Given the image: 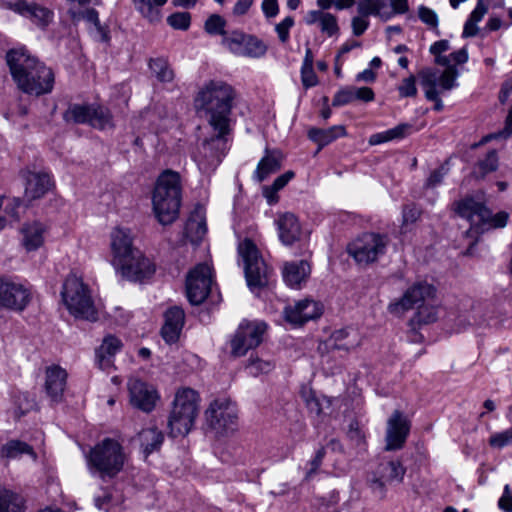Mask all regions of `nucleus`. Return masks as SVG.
<instances>
[{
  "mask_svg": "<svg viewBox=\"0 0 512 512\" xmlns=\"http://www.w3.org/2000/svg\"><path fill=\"white\" fill-rule=\"evenodd\" d=\"M69 14L74 22L85 19L86 21L92 23L98 31H102L98 12L95 9H87L83 12L69 11Z\"/></svg>",
  "mask_w": 512,
  "mask_h": 512,
  "instance_id": "obj_51",
  "label": "nucleus"
},
{
  "mask_svg": "<svg viewBox=\"0 0 512 512\" xmlns=\"http://www.w3.org/2000/svg\"><path fill=\"white\" fill-rule=\"evenodd\" d=\"M122 341L114 335H107L103 338L101 345L96 349V363L98 367L110 372L114 366V357L122 349Z\"/></svg>",
  "mask_w": 512,
  "mask_h": 512,
  "instance_id": "obj_25",
  "label": "nucleus"
},
{
  "mask_svg": "<svg viewBox=\"0 0 512 512\" xmlns=\"http://www.w3.org/2000/svg\"><path fill=\"white\" fill-rule=\"evenodd\" d=\"M62 301L69 313L76 319L94 322L98 319L91 291L83 279L76 274H69L63 282Z\"/></svg>",
  "mask_w": 512,
  "mask_h": 512,
  "instance_id": "obj_6",
  "label": "nucleus"
},
{
  "mask_svg": "<svg viewBox=\"0 0 512 512\" xmlns=\"http://www.w3.org/2000/svg\"><path fill=\"white\" fill-rule=\"evenodd\" d=\"M389 245L385 234L366 232L355 238L347 246L348 254L360 266H368L382 257Z\"/></svg>",
  "mask_w": 512,
  "mask_h": 512,
  "instance_id": "obj_7",
  "label": "nucleus"
},
{
  "mask_svg": "<svg viewBox=\"0 0 512 512\" xmlns=\"http://www.w3.org/2000/svg\"><path fill=\"white\" fill-rule=\"evenodd\" d=\"M453 210L457 215L466 218L471 223L478 226L482 216H487V207L480 202H476L471 197L453 203Z\"/></svg>",
  "mask_w": 512,
  "mask_h": 512,
  "instance_id": "obj_32",
  "label": "nucleus"
},
{
  "mask_svg": "<svg viewBox=\"0 0 512 512\" xmlns=\"http://www.w3.org/2000/svg\"><path fill=\"white\" fill-rule=\"evenodd\" d=\"M86 459L90 472L105 479L114 478L123 470L128 455L118 440L104 438L90 449Z\"/></svg>",
  "mask_w": 512,
  "mask_h": 512,
  "instance_id": "obj_5",
  "label": "nucleus"
},
{
  "mask_svg": "<svg viewBox=\"0 0 512 512\" xmlns=\"http://www.w3.org/2000/svg\"><path fill=\"white\" fill-rule=\"evenodd\" d=\"M311 273V266L306 260L287 262L283 268V278L288 286L299 289Z\"/></svg>",
  "mask_w": 512,
  "mask_h": 512,
  "instance_id": "obj_31",
  "label": "nucleus"
},
{
  "mask_svg": "<svg viewBox=\"0 0 512 512\" xmlns=\"http://www.w3.org/2000/svg\"><path fill=\"white\" fill-rule=\"evenodd\" d=\"M487 216H482L478 226L487 229L503 228L507 225L509 214L506 212H498L492 215L491 211L487 208Z\"/></svg>",
  "mask_w": 512,
  "mask_h": 512,
  "instance_id": "obj_48",
  "label": "nucleus"
},
{
  "mask_svg": "<svg viewBox=\"0 0 512 512\" xmlns=\"http://www.w3.org/2000/svg\"><path fill=\"white\" fill-rule=\"evenodd\" d=\"M283 155L278 150H266L264 157L259 161L255 170V177L258 181H263L271 173H275L281 168Z\"/></svg>",
  "mask_w": 512,
  "mask_h": 512,
  "instance_id": "obj_35",
  "label": "nucleus"
},
{
  "mask_svg": "<svg viewBox=\"0 0 512 512\" xmlns=\"http://www.w3.org/2000/svg\"><path fill=\"white\" fill-rule=\"evenodd\" d=\"M238 253L244 263L248 286L250 288L266 286L271 271L260 256L256 245L250 239H245L239 243Z\"/></svg>",
  "mask_w": 512,
  "mask_h": 512,
  "instance_id": "obj_8",
  "label": "nucleus"
},
{
  "mask_svg": "<svg viewBox=\"0 0 512 512\" xmlns=\"http://www.w3.org/2000/svg\"><path fill=\"white\" fill-rule=\"evenodd\" d=\"M498 167V156L495 150L490 151L486 157L479 161L474 171L479 177H484L486 174L493 172Z\"/></svg>",
  "mask_w": 512,
  "mask_h": 512,
  "instance_id": "obj_49",
  "label": "nucleus"
},
{
  "mask_svg": "<svg viewBox=\"0 0 512 512\" xmlns=\"http://www.w3.org/2000/svg\"><path fill=\"white\" fill-rule=\"evenodd\" d=\"M67 377L66 370L58 365H52L45 369L43 389L52 403L63 401Z\"/></svg>",
  "mask_w": 512,
  "mask_h": 512,
  "instance_id": "obj_22",
  "label": "nucleus"
},
{
  "mask_svg": "<svg viewBox=\"0 0 512 512\" xmlns=\"http://www.w3.org/2000/svg\"><path fill=\"white\" fill-rule=\"evenodd\" d=\"M47 227L40 221L33 220L23 224L20 229L21 243L26 251L39 249L44 244Z\"/></svg>",
  "mask_w": 512,
  "mask_h": 512,
  "instance_id": "obj_27",
  "label": "nucleus"
},
{
  "mask_svg": "<svg viewBox=\"0 0 512 512\" xmlns=\"http://www.w3.org/2000/svg\"><path fill=\"white\" fill-rule=\"evenodd\" d=\"M435 297L436 288L426 281H419L408 287L400 298L388 305L387 309L390 314L401 317L407 311L432 301Z\"/></svg>",
  "mask_w": 512,
  "mask_h": 512,
  "instance_id": "obj_11",
  "label": "nucleus"
},
{
  "mask_svg": "<svg viewBox=\"0 0 512 512\" xmlns=\"http://www.w3.org/2000/svg\"><path fill=\"white\" fill-rule=\"evenodd\" d=\"M222 45L236 56L249 58H260L267 51V46L260 39L239 30L224 35Z\"/></svg>",
  "mask_w": 512,
  "mask_h": 512,
  "instance_id": "obj_12",
  "label": "nucleus"
},
{
  "mask_svg": "<svg viewBox=\"0 0 512 512\" xmlns=\"http://www.w3.org/2000/svg\"><path fill=\"white\" fill-rule=\"evenodd\" d=\"M168 24L179 30H187L190 26L191 16L188 12H176L167 18Z\"/></svg>",
  "mask_w": 512,
  "mask_h": 512,
  "instance_id": "obj_52",
  "label": "nucleus"
},
{
  "mask_svg": "<svg viewBox=\"0 0 512 512\" xmlns=\"http://www.w3.org/2000/svg\"><path fill=\"white\" fill-rule=\"evenodd\" d=\"M301 80L305 88L314 87L318 84V78L314 72L313 66H302Z\"/></svg>",
  "mask_w": 512,
  "mask_h": 512,
  "instance_id": "obj_59",
  "label": "nucleus"
},
{
  "mask_svg": "<svg viewBox=\"0 0 512 512\" xmlns=\"http://www.w3.org/2000/svg\"><path fill=\"white\" fill-rule=\"evenodd\" d=\"M31 301V292L24 284L0 277V311H23Z\"/></svg>",
  "mask_w": 512,
  "mask_h": 512,
  "instance_id": "obj_14",
  "label": "nucleus"
},
{
  "mask_svg": "<svg viewBox=\"0 0 512 512\" xmlns=\"http://www.w3.org/2000/svg\"><path fill=\"white\" fill-rule=\"evenodd\" d=\"M110 238L113 254L112 262L115 266L134 252L139 251L133 246V238L129 229L116 227L112 230Z\"/></svg>",
  "mask_w": 512,
  "mask_h": 512,
  "instance_id": "obj_23",
  "label": "nucleus"
},
{
  "mask_svg": "<svg viewBox=\"0 0 512 512\" xmlns=\"http://www.w3.org/2000/svg\"><path fill=\"white\" fill-rule=\"evenodd\" d=\"M435 56V63L440 66H445L446 69L438 74L437 83H439V87L441 90H452L457 87V78L459 76V71L457 68L451 64L450 54L448 56L439 54Z\"/></svg>",
  "mask_w": 512,
  "mask_h": 512,
  "instance_id": "obj_34",
  "label": "nucleus"
},
{
  "mask_svg": "<svg viewBox=\"0 0 512 512\" xmlns=\"http://www.w3.org/2000/svg\"><path fill=\"white\" fill-rule=\"evenodd\" d=\"M418 78L426 99L435 102L434 109L441 111L443 109V102L440 98V93L445 90H441L439 83H437L438 72L431 68H425L418 72Z\"/></svg>",
  "mask_w": 512,
  "mask_h": 512,
  "instance_id": "obj_29",
  "label": "nucleus"
},
{
  "mask_svg": "<svg viewBox=\"0 0 512 512\" xmlns=\"http://www.w3.org/2000/svg\"><path fill=\"white\" fill-rule=\"evenodd\" d=\"M405 474L406 467L400 459L382 461L369 481L370 487L373 491H378L382 496H384L386 492V484L402 483Z\"/></svg>",
  "mask_w": 512,
  "mask_h": 512,
  "instance_id": "obj_16",
  "label": "nucleus"
},
{
  "mask_svg": "<svg viewBox=\"0 0 512 512\" xmlns=\"http://www.w3.org/2000/svg\"><path fill=\"white\" fill-rule=\"evenodd\" d=\"M139 440L146 456L158 450L163 443L164 435L156 427H148L139 433Z\"/></svg>",
  "mask_w": 512,
  "mask_h": 512,
  "instance_id": "obj_39",
  "label": "nucleus"
},
{
  "mask_svg": "<svg viewBox=\"0 0 512 512\" xmlns=\"http://www.w3.org/2000/svg\"><path fill=\"white\" fill-rule=\"evenodd\" d=\"M6 60L11 76L22 92L40 96L52 91L54 73L36 57L23 49H16L7 53Z\"/></svg>",
  "mask_w": 512,
  "mask_h": 512,
  "instance_id": "obj_2",
  "label": "nucleus"
},
{
  "mask_svg": "<svg viewBox=\"0 0 512 512\" xmlns=\"http://www.w3.org/2000/svg\"><path fill=\"white\" fill-rule=\"evenodd\" d=\"M512 443V427L493 434L489 439L490 446L494 448H503L507 445H510Z\"/></svg>",
  "mask_w": 512,
  "mask_h": 512,
  "instance_id": "obj_54",
  "label": "nucleus"
},
{
  "mask_svg": "<svg viewBox=\"0 0 512 512\" xmlns=\"http://www.w3.org/2000/svg\"><path fill=\"white\" fill-rule=\"evenodd\" d=\"M149 68L153 75L163 83H170L174 79V72L168 61L164 58H155L149 61Z\"/></svg>",
  "mask_w": 512,
  "mask_h": 512,
  "instance_id": "obj_44",
  "label": "nucleus"
},
{
  "mask_svg": "<svg viewBox=\"0 0 512 512\" xmlns=\"http://www.w3.org/2000/svg\"><path fill=\"white\" fill-rule=\"evenodd\" d=\"M400 97H415L417 95L416 78L411 75L402 80L398 87Z\"/></svg>",
  "mask_w": 512,
  "mask_h": 512,
  "instance_id": "obj_55",
  "label": "nucleus"
},
{
  "mask_svg": "<svg viewBox=\"0 0 512 512\" xmlns=\"http://www.w3.org/2000/svg\"><path fill=\"white\" fill-rule=\"evenodd\" d=\"M92 105H73L64 114L66 122L83 124L90 122Z\"/></svg>",
  "mask_w": 512,
  "mask_h": 512,
  "instance_id": "obj_45",
  "label": "nucleus"
},
{
  "mask_svg": "<svg viewBox=\"0 0 512 512\" xmlns=\"http://www.w3.org/2000/svg\"><path fill=\"white\" fill-rule=\"evenodd\" d=\"M276 225L279 238L284 245H292L300 239L301 226L294 214L290 212L280 214L276 220Z\"/></svg>",
  "mask_w": 512,
  "mask_h": 512,
  "instance_id": "obj_30",
  "label": "nucleus"
},
{
  "mask_svg": "<svg viewBox=\"0 0 512 512\" xmlns=\"http://www.w3.org/2000/svg\"><path fill=\"white\" fill-rule=\"evenodd\" d=\"M209 427L216 434L224 435L234 432L238 424V410L228 398L215 399L205 412Z\"/></svg>",
  "mask_w": 512,
  "mask_h": 512,
  "instance_id": "obj_9",
  "label": "nucleus"
},
{
  "mask_svg": "<svg viewBox=\"0 0 512 512\" xmlns=\"http://www.w3.org/2000/svg\"><path fill=\"white\" fill-rule=\"evenodd\" d=\"M181 178L178 172L163 171L157 178L152 194L153 211L162 225L172 224L181 205Z\"/></svg>",
  "mask_w": 512,
  "mask_h": 512,
  "instance_id": "obj_3",
  "label": "nucleus"
},
{
  "mask_svg": "<svg viewBox=\"0 0 512 512\" xmlns=\"http://www.w3.org/2000/svg\"><path fill=\"white\" fill-rule=\"evenodd\" d=\"M267 325L262 321H242L230 341L231 355L242 357L251 349L258 347L266 333Z\"/></svg>",
  "mask_w": 512,
  "mask_h": 512,
  "instance_id": "obj_10",
  "label": "nucleus"
},
{
  "mask_svg": "<svg viewBox=\"0 0 512 512\" xmlns=\"http://www.w3.org/2000/svg\"><path fill=\"white\" fill-rule=\"evenodd\" d=\"M212 269L207 264H198L186 276V294L193 305L203 303L210 294Z\"/></svg>",
  "mask_w": 512,
  "mask_h": 512,
  "instance_id": "obj_13",
  "label": "nucleus"
},
{
  "mask_svg": "<svg viewBox=\"0 0 512 512\" xmlns=\"http://www.w3.org/2000/svg\"><path fill=\"white\" fill-rule=\"evenodd\" d=\"M411 428L410 420L400 410H394L387 420L385 451H397L404 447Z\"/></svg>",
  "mask_w": 512,
  "mask_h": 512,
  "instance_id": "obj_17",
  "label": "nucleus"
},
{
  "mask_svg": "<svg viewBox=\"0 0 512 512\" xmlns=\"http://www.w3.org/2000/svg\"><path fill=\"white\" fill-rule=\"evenodd\" d=\"M362 338L357 329L343 328L334 331L327 343L332 351H343L348 354L361 345Z\"/></svg>",
  "mask_w": 512,
  "mask_h": 512,
  "instance_id": "obj_24",
  "label": "nucleus"
},
{
  "mask_svg": "<svg viewBox=\"0 0 512 512\" xmlns=\"http://www.w3.org/2000/svg\"><path fill=\"white\" fill-rule=\"evenodd\" d=\"M10 9L28 18L34 25L41 29H45L52 22L54 17L52 10L36 2L17 0L10 4Z\"/></svg>",
  "mask_w": 512,
  "mask_h": 512,
  "instance_id": "obj_20",
  "label": "nucleus"
},
{
  "mask_svg": "<svg viewBox=\"0 0 512 512\" xmlns=\"http://www.w3.org/2000/svg\"><path fill=\"white\" fill-rule=\"evenodd\" d=\"M135 9L149 22H159L161 7L167 3V0H132Z\"/></svg>",
  "mask_w": 512,
  "mask_h": 512,
  "instance_id": "obj_38",
  "label": "nucleus"
},
{
  "mask_svg": "<svg viewBox=\"0 0 512 512\" xmlns=\"http://www.w3.org/2000/svg\"><path fill=\"white\" fill-rule=\"evenodd\" d=\"M448 169L445 166H441L432 171L425 182L426 188H435L442 181L444 176L447 174Z\"/></svg>",
  "mask_w": 512,
  "mask_h": 512,
  "instance_id": "obj_60",
  "label": "nucleus"
},
{
  "mask_svg": "<svg viewBox=\"0 0 512 512\" xmlns=\"http://www.w3.org/2000/svg\"><path fill=\"white\" fill-rule=\"evenodd\" d=\"M346 134V128L343 125L332 126L328 129L312 128L308 132L309 138L318 144L319 149L340 137L346 136Z\"/></svg>",
  "mask_w": 512,
  "mask_h": 512,
  "instance_id": "obj_37",
  "label": "nucleus"
},
{
  "mask_svg": "<svg viewBox=\"0 0 512 512\" xmlns=\"http://www.w3.org/2000/svg\"><path fill=\"white\" fill-rule=\"evenodd\" d=\"M91 120L89 124L98 129H106L113 126L112 115L107 108L92 105Z\"/></svg>",
  "mask_w": 512,
  "mask_h": 512,
  "instance_id": "obj_46",
  "label": "nucleus"
},
{
  "mask_svg": "<svg viewBox=\"0 0 512 512\" xmlns=\"http://www.w3.org/2000/svg\"><path fill=\"white\" fill-rule=\"evenodd\" d=\"M418 17L419 19L426 24L428 27L432 29H437L438 27V16L436 12L424 5L419 6L418 8Z\"/></svg>",
  "mask_w": 512,
  "mask_h": 512,
  "instance_id": "obj_53",
  "label": "nucleus"
},
{
  "mask_svg": "<svg viewBox=\"0 0 512 512\" xmlns=\"http://www.w3.org/2000/svg\"><path fill=\"white\" fill-rule=\"evenodd\" d=\"M248 368L251 373L259 374V373H268L274 368V364L271 361H265L261 359H250L248 364Z\"/></svg>",
  "mask_w": 512,
  "mask_h": 512,
  "instance_id": "obj_58",
  "label": "nucleus"
},
{
  "mask_svg": "<svg viewBox=\"0 0 512 512\" xmlns=\"http://www.w3.org/2000/svg\"><path fill=\"white\" fill-rule=\"evenodd\" d=\"M437 320V309L435 306L427 305L426 303L421 304L417 307V312L414 317L410 320L411 324L417 323L430 324Z\"/></svg>",
  "mask_w": 512,
  "mask_h": 512,
  "instance_id": "obj_47",
  "label": "nucleus"
},
{
  "mask_svg": "<svg viewBox=\"0 0 512 512\" xmlns=\"http://www.w3.org/2000/svg\"><path fill=\"white\" fill-rule=\"evenodd\" d=\"M128 390L131 405L147 413L155 409L160 399L155 387L137 378L129 380Z\"/></svg>",
  "mask_w": 512,
  "mask_h": 512,
  "instance_id": "obj_19",
  "label": "nucleus"
},
{
  "mask_svg": "<svg viewBox=\"0 0 512 512\" xmlns=\"http://www.w3.org/2000/svg\"><path fill=\"white\" fill-rule=\"evenodd\" d=\"M512 135V105H511V108L508 112V115L506 117V120H505V126L503 128L502 131H500L499 133H495V134H491V135H488L484 138V141H488L490 139H496V138H499V137H504V138H507L509 136Z\"/></svg>",
  "mask_w": 512,
  "mask_h": 512,
  "instance_id": "obj_63",
  "label": "nucleus"
},
{
  "mask_svg": "<svg viewBox=\"0 0 512 512\" xmlns=\"http://www.w3.org/2000/svg\"><path fill=\"white\" fill-rule=\"evenodd\" d=\"M498 507L505 512H512V493L510 486H504L503 494L498 501Z\"/></svg>",
  "mask_w": 512,
  "mask_h": 512,
  "instance_id": "obj_64",
  "label": "nucleus"
},
{
  "mask_svg": "<svg viewBox=\"0 0 512 512\" xmlns=\"http://www.w3.org/2000/svg\"><path fill=\"white\" fill-rule=\"evenodd\" d=\"M294 26V18L287 16L275 27L278 38L282 43H286L289 39V31Z\"/></svg>",
  "mask_w": 512,
  "mask_h": 512,
  "instance_id": "obj_57",
  "label": "nucleus"
},
{
  "mask_svg": "<svg viewBox=\"0 0 512 512\" xmlns=\"http://www.w3.org/2000/svg\"><path fill=\"white\" fill-rule=\"evenodd\" d=\"M225 25L226 21L222 16L213 14L205 22V31L212 35L220 34L223 38L229 34L224 31Z\"/></svg>",
  "mask_w": 512,
  "mask_h": 512,
  "instance_id": "obj_50",
  "label": "nucleus"
},
{
  "mask_svg": "<svg viewBox=\"0 0 512 512\" xmlns=\"http://www.w3.org/2000/svg\"><path fill=\"white\" fill-rule=\"evenodd\" d=\"M411 126L409 124H399L394 128H391L389 130L375 133L370 136L368 143L371 146L380 145L395 139H402L406 135H408L410 131Z\"/></svg>",
  "mask_w": 512,
  "mask_h": 512,
  "instance_id": "obj_41",
  "label": "nucleus"
},
{
  "mask_svg": "<svg viewBox=\"0 0 512 512\" xmlns=\"http://www.w3.org/2000/svg\"><path fill=\"white\" fill-rule=\"evenodd\" d=\"M23 454L30 455L33 459L37 458L33 448L20 440L8 441L0 450L1 457L6 459H16Z\"/></svg>",
  "mask_w": 512,
  "mask_h": 512,
  "instance_id": "obj_43",
  "label": "nucleus"
},
{
  "mask_svg": "<svg viewBox=\"0 0 512 512\" xmlns=\"http://www.w3.org/2000/svg\"><path fill=\"white\" fill-rule=\"evenodd\" d=\"M307 25L318 24L321 33L332 37L339 34L340 28L337 17L323 10H311L305 17Z\"/></svg>",
  "mask_w": 512,
  "mask_h": 512,
  "instance_id": "obj_33",
  "label": "nucleus"
},
{
  "mask_svg": "<svg viewBox=\"0 0 512 512\" xmlns=\"http://www.w3.org/2000/svg\"><path fill=\"white\" fill-rule=\"evenodd\" d=\"M184 321L185 313L179 307H171L165 312V322L161 334L167 343L172 344L178 341Z\"/></svg>",
  "mask_w": 512,
  "mask_h": 512,
  "instance_id": "obj_28",
  "label": "nucleus"
},
{
  "mask_svg": "<svg viewBox=\"0 0 512 512\" xmlns=\"http://www.w3.org/2000/svg\"><path fill=\"white\" fill-rule=\"evenodd\" d=\"M354 101L371 102L375 98L374 91L370 87H354L352 86Z\"/></svg>",
  "mask_w": 512,
  "mask_h": 512,
  "instance_id": "obj_61",
  "label": "nucleus"
},
{
  "mask_svg": "<svg viewBox=\"0 0 512 512\" xmlns=\"http://www.w3.org/2000/svg\"><path fill=\"white\" fill-rule=\"evenodd\" d=\"M408 10V0H357V11L360 15H373L384 21Z\"/></svg>",
  "mask_w": 512,
  "mask_h": 512,
  "instance_id": "obj_15",
  "label": "nucleus"
},
{
  "mask_svg": "<svg viewBox=\"0 0 512 512\" xmlns=\"http://www.w3.org/2000/svg\"><path fill=\"white\" fill-rule=\"evenodd\" d=\"M487 12L488 5L484 0H478L476 7L470 13L469 18L464 24L462 36L468 38L477 35L479 32L477 24L484 18Z\"/></svg>",
  "mask_w": 512,
  "mask_h": 512,
  "instance_id": "obj_40",
  "label": "nucleus"
},
{
  "mask_svg": "<svg viewBox=\"0 0 512 512\" xmlns=\"http://www.w3.org/2000/svg\"><path fill=\"white\" fill-rule=\"evenodd\" d=\"M366 18L367 16H362L360 14L352 18L351 27L353 35L360 36L367 30L369 21Z\"/></svg>",
  "mask_w": 512,
  "mask_h": 512,
  "instance_id": "obj_62",
  "label": "nucleus"
},
{
  "mask_svg": "<svg viewBox=\"0 0 512 512\" xmlns=\"http://www.w3.org/2000/svg\"><path fill=\"white\" fill-rule=\"evenodd\" d=\"M0 512H25L23 498L11 490L0 487Z\"/></svg>",
  "mask_w": 512,
  "mask_h": 512,
  "instance_id": "obj_42",
  "label": "nucleus"
},
{
  "mask_svg": "<svg viewBox=\"0 0 512 512\" xmlns=\"http://www.w3.org/2000/svg\"><path fill=\"white\" fill-rule=\"evenodd\" d=\"M323 313V307L319 302L304 299L294 306H288L284 310L285 320L293 325H302L310 320L319 318Z\"/></svg>",
  "mask_w": 512,
  "mask_h": 512,
  "instance_id": "obj_21",
  "label": "nucleus"
},
{
  "mask_svg": "<svg viewBox=\"0 0 512 512\" xmlns=\"http://www.w3.org/2000/svg\"><path fill=\"white\" fill-rule=\"evenodd\" d=\"M354 101V96L352 93V86L341 88L335 94L332 105L334 107H339L343 105L350 104Z\"/></svg>",
  "mask_w": 512,
  "mask_h": 512,
  "instance_id": "obj_56",
  "label": "nucleus"
},
{
  "mask_svg": "<svg viewBox=\"0 0 512 512\" xmlns=\"http://www.w3.org/2000/svg\"><path fill=\"white\" fill-rule=\"evenodd\" d=\"M235 92L222 81H210L205 84L195 99L196 107L205 113V117L215 135L204 140L199 151L198 165L208 172L214 170L227 151L226 136L231 132L230 115Z\"/></svg>",
  "mask_w": 512,
  "mask_h": 512,
  "instance_id": "obj_1",
  "label": "nucleus"
},
{
  "mask_svg": "<svg viewBox=\"0 0 512 512\" xmlns=\"http://www.w3.org/2000/svg\"><path fill=\"white\" fill-rule=\"evenodd\" d=\"M185 232L191 242H199L207 232L206 219L202 208H196L190 215Z\"/></svg>",
  "mask_w": 512,
  "mask_h": 512,
  "instance_id": "obj_36",
  "label": "nucleus"
},
{
  "mask_svg": "<svg viewBox=\"0 0 512 512\" xmlns=\"http://www.w3.org/2000/svg\"><path fill=\"white\" fill-rule=\"evenodd\" d=\"M116 267L123 277L131 281H143L152 277L156 271L155 264L141 251L134 252Z\"/></svg>",
  "mask_w": 512,
  "mask_h": 512,
  "instance_id": "obj_18",
  "label": "nucleus"
},
{
  "mask_svg": "<svg viewBox=\"0 0 512 512\" xmlns=\"http://www.w3.org/2000/svg\"><path fill=\"white\" fill-rule=\"evenodd\" d=\"M201 397L190 387L176 390L167 418L168 433L171 437L185 436L193 428L199 413Z\"/></svg>",
  "mask_w": 512,
  "mask_h": 512,
  "instance_id": "obj_4",
  "label": "nucleus"
},
{
  "mask_svg": "<svg viewBox=\"0 0 512 512\" xmlns=\"http://www.w3.org/2000/svg\"><path fill=\"white\" fill-rule=\"evenodd\" d=\"M25 180L24 196L29 201L43 197L52 188L50 176L44 172L27 171Z\"/></svg>",
  "mask_w": 512,
  "mask_h": 512,
  "instance_id": "obj_26",
  "label": "nucleus"
}]
</instances>
